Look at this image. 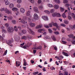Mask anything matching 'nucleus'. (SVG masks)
<instances>
[{
  "mask_svg": "<svg viewBox=\"0 0 75 75\" xmlns=\"http://www.w3.org/2000/svg\"><path fill=\"white\" fill-rule=\"evenodd\" d=\"M5 25L6 27H7L8 33H13L14 31V28H11L9 27V24L8 23H5Z\"/></svg>",
  "mask_w": 75,
  "mask_h": 75,
  "instance_id": "nucleus-1",
  "label": "nucleus"
},
{
  "mask_svg": "<svg viewBox=\"0 0 75 75\" xmlns=\"http://www.w3.org/2000/svg\"><path fill=\"white\" fill-rule=\"evenodd\" d=\"M0 11H5L6 13H7V14H10V13H11V11L8 10L7 8H2L0 9Z\"/></svg>",
  "mask_w": 75,
  "mask_h": 75,
  "instance_id": "nucleus-2",
  "label": "nucleus"
},
{
  "mask_svg": "<svg viewBox=\"0 0 75 75\" xmlns=\"http://www.w3.org/2000/svg\"><path fill=\"white\" fill-rule=\"evenodd\" d=\"M27 30L29 33L30 34H33V35L35 34V33L34 32H33V31H32V30H31V29H30L29 28H27Z\"/></svg>",
  "mask_w": 75,
  "mask_h": 75,
  "instance_id": "nucleus-3",
  "label": "nucleus"
},
{
  "mask_svg": "<svg viewBox=\"0 0 75 75\" xmlns=\"http://www.w3.org/2000/svg\"><path fill=\"white\" fill-rule=\"evenodd\" d=\"M38 15L36 13L34 14L33 15V19L35 20H37L38 18Z\"/></svg>",
  "mask_w": 75,
  "mask_h": 75,
  "instance_id": "nucleus-4",
  "label": "nucleus"
},
{
  "mask_svg": "<svg viewBox=\"0 0 75 75\" xmlns=\"http://www.w3.org/2000/svg\"><path fill=\"white\" fill-rule=\"evenodd\" d=\"M42 18L45 21H47L48 20V18L47 16H43L42 17Z\"/></svg>",
  "mask_w": 75,
  "mask_h": 75,
  "instance_id": "nucleus-5",
  "label": "nucleus"
},
{
  "mask_svg": "<svg viewBox=\"0 0 75 75\" xmlns=\"http://www.w3.org/2000/svg\"><path fill=\"white\" fill-rule=\"evenodd\" d=\"M13 42V39H12L11 40H9L8 42H6V43L8 45H10L11 44L12 42Z\"/></svg>",
  "mask_w": 75,
  "mask_h": 75,
  "instance_id": "nucleus-6",
  "label": "nucleus"
},
{
  "mask_svg": "<svg viewBox=\"0 0 75 75\" xmlns=\"http://www.w3.org/2000/svg\"><path fill=\"white\" fill-rule=\"evenodd\" d=\"M2 37L0 35V41H1V40H4V38H3V37L4 38L5 37V35L3 33L2 35Z\"/></svg>",
  "mask_w": 75,
  "mask_h": 75,
  "instance_id": "nucleus-7",
  "label": "nucleus"
},
{
  "mask_svg": "<svg viewBox=\"0 0 75 75\" xmlns=\"http://www.w3.org/2000/svg\"><path fill=\"white\" fill-rule=\"evenodd\" d=\"M20 11L21 13L24 14L25 12V9H24V8H21L20 9Z\"/></svg>",
  "mask_w": 75,
  "mask_h": 75,
  "instance_id": "nucleus-8",
  "label": "nucleus"
},
{
  "mask_svg": "<svg viewBox=\"0 0 75 75\" xmlns=\"http://www.w3.org/2000/svg\"><path fill=\"white\" fill-rule=\"evenodd\" d=\"M52 24L54 26H56L57 28H58V25L56 23H54V22H52Z\"/></svg>",
  "mask_w": 75,
  "mask_h": 75,
  "instance_id": "nucleus-9",
  "label": "nucleus"
},
{
  "mask_svg": "<svg viewBox=\"0 0 75 75\" xmlns=\"http://www.w3.org/2000/svg\"><path fill=\"white\" fill-rule=\"evenodd\" d=\"M33 10L36 13H38L39 12L38 11V8L37 7H34L33 8Z\"/></svg>",
  "mask_w": 75,
  "mask_h": 75,
  "instance_id": "nucleus-10",
  "label": "nucleus"
},
{
  "mask_svg": "<svg viewBox=\"0 0 75 75\" xmlns=\"http://www.w3.org/2000/svg\"><path fill=\"white\" fill-rule=\"evenodd\" d=\"M45 29H40L38 30V32L39 33H41L42 32V31H43V32H44L45 31Z\"/></svg>",
  "mask_w": 75,
  "mask_h": 75,
  "instance_id": "nucleus-11",
  "label": "nucleus"
},
{
  "mask_svg": "<svg viewBox=\"0 0 75 75\" xmlns=\"http://www.w3.org/2000/svg\"><path fill=\"white\" fill-rule=\"evenodd\" d=\"M20 64L21 63L19 61H16V67H18V66H20Z\"/></svg>",
  "mask_w": 75,
  "mask_h": 75,
  "instance_id": "nucleus-12",
  "label": "nucleus"
},
{
  "mask_svg": "<svg viewBox=\"0 0 75 75\" xmlns=\"http://www.w3.org/2000/svg\"><path fill=\"white\" fill-rule=\"evenodd\" d=\"M24 45V43H23L21 44L20 46L21 47H22V48H23L25 49V48H26V46H24L23 47V46Z\"/></svg>",
  "mask_w": 75,
  "mask_h": 75,
  "instance_id": "nucleus-13",
  "label": "nucleus"
},
{
  "mask_svg": "<svg viewBox=\"0 0 75 75\" xmlns=\"http://www.w3.org/2000/svg\"><path fill=\"white\" fill-rule=\"evenodd\" d=\"M62 54L63 55H64V56H66V57H68V54L66 52H62Z\"/></svg>",
  "mask_w": 75,
  "mask_h": 75,
  "instance_id": "nucleus-14",
  "label": "nucleus"
},
{
  "mask_svg": "<svg viewBox=\"0 0 75 75\" xmlns=\"http://www.w3.org/2000/svg\"><path fill=\"white\" fill-rule=\"evenodd\" d=\"M54 8L55 9H58V8H59V5H55L54 6Z\"/></svg>",
  "mask_w": 75,
  "mask_h": 75,
  "instance_id": "nucleus-15",
  "label": "nucleus"
},
{
  "mask_svg": "<svg viewBox=\"0 0 75 75\" xmlns=\"http://www.w3.org/2000/svg\"><path fill=\"white\" fill-rule=\"evenodd\" d=\"M19 22H21V23H22L23 24H25V20L24 19V18L22 19Z\"/></svg>",
  "mask_w": 75,
  "mask_h": 75,
  "instance_id": "nucleus-16",
  "label": "nucleus"
},
{
  "mask_svg": "<svg viewBox=\"0 0 75 75\" xmlns=\"http://www.w3.org/2000/svg\"><path fill=\"white\" fill-rule=\"evenodd\" d=\"M13 18L11 16H9L7 17V18L8 20H13Z\"/></svg>",
  "mask_w": 75,
  "mask_h": 75,
  "instance_id": "nucleus-17",
  "label": "nucleus"
},
{
  "mask_svg": "<svg viewBox=\"0 0 75 75\" xmlns=\"http://www.w3.org/2000/svg\"><path fill=\"white\" fill-rule=\"evenodd\" d=\"M42 27V25H38L36 27V28H41Z\"/></svg>",
  "mask_w": 75,
  "mask_h": 75,
  "instance_id": "nucleus-18",
  "label": "nucleus"
},
{
  "mask_svg": "<svg viewBox=\"0 0 75 75\" xmlns=\"http://www.w3.org/2000/svg\"><path fill=\"white\" fill-rule=\"evenodd\" d=\"M47 6L48 7H54V5L52 4H47Z\"/></svg>",
  "mask_w": 75,
  "mask_h": 75,
  "instance_id": "nucleus-19",
  "label": "nucleus"
},
{
  "mask_svg": "<svg viewBox=\"0 0 75 75\" xmlns=\"http://www.w3.org/2000/svg\"><path fill=\"white\" fill-rule=\"evenodd\" d=\"M52 47H54V50H55V51H57V50H58V48H57V46H56L55 45H53Z\"/></svg>",
  "mask_w": 75,
  "mask_h": 75,
  "instance_id": "nucleus-20",
  "label": "nucleus"
},
{
  "mask_svg": "<svg viewBox=\"0 0 75 75\" xmlns=\"http://www.w3.org/2000/svg\"><path fill=\"white\" fill-rule=\"evenodd\" d=\"M30 27H34L35 25V24L34 23H31L30 24Z\"/></svg>",
  "mask_w": 75,
  "mask_h": 75,
  "instance_id": "nucleus-21",
  "label": "nucleus"
},
{
  "mask_svg": "<svg viewBox=\"0 0 75 75\" xmlns=\"http://www.w3.org/2000/svg\"><path fill=\"white\" fill-rule=\"evenodd\" d=\"M27 39L28 40H30V39H31L32 38V37L30 35H27Z\"/></svg>",
  "mask_w": 75,
  "mask_h": 75,
  "instance_id": "nucleus-22",
  "label": "nucleus"
},
{
  "mask_svg": "<svg viewBox=\"0 0 75 75\" xmlns=\"http://www.w3.org/2000/svg\"><path fill=\"white\" fill-rule=\"evenodd\" d=\"M54 1L55 2H56V3H57L58 4H60V1H59V0H54Z\"/></svg>",
  "mask_w": 75,
  "mask_h": 75,
  "instance_id": "nucleus-23",
  "label": "nucleus"
},
{
  "mask_svg": "<svg viewBox=\"0 0 75 75\" xmlns=\"http://www.w3.org/2000/svg\"><path fill=\"white\" fill-rule=\"evenodd\" d=\"M11 21L13 24H16L17 23V22L15 20H12Z\"/></svg>",
  "mask_w": 75,
  "mask_h": 75,
  "instance_id": "nucleus-24",
  "label": "nucleus"
},
{
  "mask_svg": "<svg viewBox=\"0 0 75 75\" xmlns=\"http://www.w3.org/2000/svg\"><path fill=\"white\" fill-rule=\"evenodd\" d=\"M22 39L23 40L24 39V40H27V36H23L22 37Z\"/></svg>",
  "mask_w": 75,
  "mask_h": 75,
  "instance_id": "nucleus-25",
  "label": "nucleus"
},
{
  "mask_svg": "<svg viewBox=\"0 0 75 75\" xmlns=\"http://www.w3.org/2000/svg\"><path fill=\"white\" fill-rule=\"evenodd\" d=\"M13 7H14V5L12 3H11L9 4L10 8H13Z\"/></svg>",
  "mask_w": 75,
  "mask_h": 75,
  "instance_id": "nucleus-26",
  "label": "nucleus"
},
{
  "mask_svg": "<svg viewBox=\"0 0 75 75\" xmlns=\"http://www.w3.org/2000/svg\"><path fill=\"white\" fill-rule=\"evenodd\" d=\"M60 9L61 12H63V11H65V9H64V8L62 7H61L60 8Z\"/></svg>",
  "mask_w": 75,
  "mask_h": 75,
  "instance_id": "nucleus-27",
  "label": "nucleus"
},
{
  "mask_svg": "<svg viewBox=\"0 0 75 75\" xmlns=\"http://www.w3.org/2000/svg\"><path fill=\"white\" fill-rule=\"evenodd\" d=\"M31 13L30 12V11H28L27 12V13H26V16H28L30 15V14Z\"/></svg>",
  "mask_w": 75,
  "mask_h": 75,
  "instance_id": "nucleus-28",
  "label": "nucleus"
},
{
  "mask_svg": "<svg viewBox=\"0 0 75 75\" xmlns=\"http://www.w3.org/2000/svg\"><path fill=\"white\" fill-rule=\"evenodd\" d=\"M51 38H52L53 40H54V41H55L56 40V38H55V37H54V35H52L51 36Z\"/></svg>",
  "mask_w": 75,
  "mask_h": 75,
  "instance_id": "nucleus-29",
  "label": "nucleus"
},
{
  "mask_svg": "<svg viewBox=\"0 0 75 75\" xmlns=\"http://www.w3.org/2000/svg\"><path fill=\"white\" fill-rule=\"evenodd\" d=\"M63 3L64 4H66V3H68V1L67 0H64L63 1Z\"/></svg>",
  "mask_w": 75,
  "mask_h": 75,
  "instance_id": "nucleus-30",
  "label": "nucleus"
},
{
  "mask_svg": "<svg viewBox=\"0 0 75 75\" xmlns=\"http://www.w3.org/2000/svg\"><path fill=\"white\" fill-rule=\"evenodd\" d=\"M17 2L18 4H20L22 2V0H17Z\"/></svg>",
  "mask_w": 75,
  "mask_h": 75,
  "instance_id": "nucleus-31",
  "label": "nucleus"
},
{
  "mask_svg": "<svg viewBox=\"0 0 75 75\" xmlns=\"http://www.w3.org/2000/svg\"><path fill=\"white\" fill-rule=\"evenodd\" d=\"M68 36H69V38H73L74 35H72V34H70L69 35H68Z\"/></svg>",
  "mask_w": 75,
  "mask_h": 75,
  "instance_id": "nucleus-32",
  "label": "nucleus"
},
{
  "mask_svg": "<svg viewBox=\"0 0 75 75\" xmlns=\"http://www.w3.org/2000/svg\"><path fill=\"white\" fill-rule=\"evenodd\" d=\"M44 12L45 13H47V14H49L50 13V11L47 10H45L44 11Z\"/></svg>",
  "mask_w": 75,
  "mask_h": 75,
  "instance_id": "nucleus-33",
  "label": "nucleus"
},
{
  "mask_svg": "<svg viewBox=\"0 0 75 75\" xmlns=\"http://www.w3.org/2000/svg\"><path fill=\"white\" fill-rule=\"evenodd\" d=\"M12 10L13 11H17L18 10V9L16 8H14L12 9Z\"/></svg>",
  "mask_w": 75,
  "mask_h": 75,
  "instance_id": "nucleus-34",
  "label": "nucleus"
},
{
  "mask_svg": "<svg viewBox=\"0 0 75 75\" xmlns=\"http://www.w3.org/2000/svg\"><path fill=\"white\" fill-rule=\"evenodd\" d=\"M48 31L49 33H52V29H48Z\"/></svg>",
  "mask_w": 75,
  "mask_h": 75,
  "instance_id": "nucleus-35",
  "label": "nucleus"
},
{
  "mask_svg": "<svg viewBox=\"0 0 75 75\" xmlns=\"http://www.w3.org/2000/svg\"><path fill=\"white\" fill-rule=\"evenodd\" d=\"M62 16L63 18H66L67 16H66V15L65 14V13H64L62 15Z\"/></svg>",
  "mask_w": 75,
  "mask_h": 75,
  "instance_id": "nucleus-36",
  "label": "nucleus"
},
{
  "mask_svg": "<svg viewBox=\"0 0 75 75\" xmlns=\"http://www.w3.org/2000/svg\"><path fill=\"white\" fill-rule=\"evenodd\" d=\"M57 13H54L52 14V16L53 17H55V16H57Z\"/></svg>",
  "mask_w": 75,
  "mask_h": 75,
  "instance_id": "nucleus-37",
  "label": "nucleus"
},
{
  "mask_svg": "<svg viewBox=\"0 0 75 75\" xmlns=\"http://www.w3.org/2000/svg\"><path fill=\"white\" fill-rule=\"evenodd\" d=\"M16 6L18 8H20L21 7V6L19 4H18Z\"/></svg>",
  "mask_w": 75,
  "mask_h": 75,
  "instance_id": "nucleus-38",
  "label": "nucleus"
},
{
  "mask_svg": "<svg viewBox=\"0 0 75 75\" xmlns=\"http://www.w3.org/2000/svg\"><path fill=\"white\" fill-rule=\"evenodd\" d=\"M9 1H6L5 2V4L7 5H9Z\"/></svg>",
  "mask_w": 75,
  "mask_h": 75,
  "instance_id": "nucleus-39",
  "label": "nucleus"
},
{
  "mask_svg": "<svg viewBox=\"0 0 75 75\" xmlns=\"http://www.w3.org/2000/svg\"><path fill=\"white\" fill-rule=\"evenodd\" d=\"M70 6V5H69V4H67L65 5V7H68Z\"/></svg>",
  "mask_w": 75,
  "mask_h": 75,
  "instance_id": "nucleus-40",
  "label": "nucleus"
},
{
  "mask_svg": "<svg viewBox=\"0 0 75 75\" xmlns=\"http://www.w3.org/2000/svg\"><path fill=\"white\" fill-rule=\"evenodd\" d=\"M14 28L15 31H17L18 30L17 29V26H14Z\"/></svg>",
  "mask_w": 75,
  "mask_h": 75,
  "instance_id": "nucleus-41",
  "label": "nucleus"
},
{
  "mask_svg": "<svg viewBox=\"0 0 75 75\" xmlns=\"http://www.w3.org/2000/svg\"><path fill=\"white\" fill-rule=\"evenodd\" d=\"M39 8L41 10L42 8H43V6L42 5H40L39 6Z\"/></svg>",
  "mask_w": 75,
  "mask_h": 75,
  "instance_id": "nucleus-42",
  "label": "nucleus"
},
{
  "mask_svg": "<svg viewBox=\"0 0 75 75\" xmlns=\"http://www.w3.org/2000/svg\"><path fill=\"white\" fill-rule=\"evenodd\" d=\"M54 33L56 35H58V34H59V32L58 31H55L54 32Z\"/></svg>",
  "mask_w": 75,
  "mask_h": 75,
  "instance_id": "nucleus-43",
  "label": "nucleus"
},
{
  "mask_svg": "<svg viewBox=\"0 0 75 75\" xmlns=\"http://www.w3.org/2000/svg\"><path fill=\"white\" fill-rule=\"evenodd\" d=\"M22 32L23 33V34H25L26 33V30H22Z\"/></svg>",
  "mask_w": 75,
  "mask_h": 75,
  "instance_id": "nucleus-44",
  "label": "nucleus"
},
{
  "mask_svg": "<svg viewBox=\"0 0 75 75\" xmlns=\"http://www.w3.org/2000/svg\"><path fill=\"white\" fill-rule=\"evenodd\" d=\"M2 33H7L6 30L4 29H2Z\"/></svg>",
  "mask_w": 75,
  "mask_h": 75,
  "instance_id": "nucleus-45",
  "label": "nucleus"
},
{
  "mask_svg": "<svg viewBox=\"0 0 75 75\" xmlns=\"http://www.w3.org/2000/svg\"><path fill=\"white\" fill-rule=\"evenodd\" d=\"M54 12V9H51L50 11V13H53Z\"/></svg>",
  "mask_w": 75,
  "mask_h": 75,
  "instance_id": "nucleus-46",
  "label": "nucleus"
},
{
  "mask_svg": "<svg viewBox=\"0 0 75 75\" xmlns=\"http://www.w3.org/2000/svg\"><path fill=\"white\" fill-rule=\"evenodd\" d=\"M41 46H40L37 47V50H41Z\"/></svg>",
  "mask_w": 75,
  "mask_h": 75,
  "instance_id": "nucleus-47",
  "label": "nucleus"
},
{
  "mask_svg": "<svg viewBox=\"0 0 75 75\" xmlns=\"http://www.w3.org/2000/svg\"><path fill=\"white\" fill-rule=\"evenodd\" d=\"M64 23L65 24H68V21L67 20H65L64 21Z\"/></svg>",
  "mask_w": 75,
  "mask_h": 75,
  "instance_id": "nucleus-48",
  "label": "nucleus"
},
{
  "mask_svg": "<svg viewBox=\"0 0 75 75\" xmlns=\"http://www.w3.org/2000/svg\"><path fill=\"white\" fill-rule=\"evenodd\" d=\"M29 1H30L31 3H34V0H29Z\"/></svg>",
  "mask_w": 75,
  "mask_h": 75,
  "instance_id": "nucleus-49",
  "label": "nucleus"
},
{
  "mask_svg": "<svg viewBox=\"0 0 75 75\" xmlns=\"http://www.w3.org/2000/svg\"><path fill=\"white\" fill-rule=\"evenodd\" d=\"M42 2V1L41 0H38V4H40Z\"/></svg>",
  "mask_w": 75,
  "mask_h": 75,
  "instance_id": "nucleus-50",
  "label": "nucleus"
},
{
  "mask_svg": "<svg viewBox=\"0 0 75 75\" xmlns=\"http://www.w3.org/2000/svg\"><path fill=\"white\" fill-rule=\"evenodd\" d=\"M68 18L69 20H71L72 18L70 16H68Z\"/></svg>",
  "mask_w": 75,
  "mask_h": 75,
  "instance_id": "nucleus-51",
  "label": "nucleus"
},
{
  "mask_svg": "<svg viewBox=\"0 0 75 75\" xmlns=\"http://www.w3.org/2000/svg\"><path fill=\"white\" fill-rule=\"evenodd\" d=\"M71 42L73 44L75 45V40H73L71 41Z\"/></svg>",
  "mask_w": 75,
  "mask_h": 75,
  "instance_id": "nucleus-52",
  "label": "nucleus"
},
{
  "mask_svg": "<svg viewBox=\"0 0 75 75\" xmlns=\"http://www.w3.org/2000/svg\"><path fill=\"white\" fill-rule=\"evenodd\" d=\"M57 16H58V17H61V15L59 13H57Z\"/></svg>",
  "mask_w": 75,
  "mask_h": 75,
  "instance_id": "nucleus-53",
  "label": "nucleus"
},
{
  "mask_svg": "<svg viewBox=\"0 0 75 75\" xmlns=\"http://www.w3.org/2000/svg\"><path fill=\"white\" fill-rule=\"evenodd\" d=\"M62 43L64 44H65L67 43V42L66 41H62Z\"/></svg>",
  "mask_w": 75,
  "mask_h": 75,
  "instance_id": "nucleus-54",
  "label": "nucleus"
},
{
  "mask_svg": "<svg viewBox=\"0 0 75 75\" xmlns=\"http://www.w3.org/2000/svg\"><path fill=\"white\" fill-rule=\"evenodd\" d=\"M61 26H63V27H65L66 26V25L62 23L61 24Z\"/></svg>",
  "mask_w": 75,
  "mask_h": 75,
  "instance_id": "nucleus-55",
  "label": "nucleus"
},
{
  "mask_svg": "<svg viewBox=\"0 0 75 75\" xmlns=\"http://www.w3.org/2000/svg\"><path fill=\"white\" fill-rule=\"evenodd\" d=\"M45 27L47 28H50V26L47 25H45Z\"/></svg>",
  "mask_w": 75,
  "mask_h": 75,
  "instance_id": "nucleus-56",
  "label": "nucleus"
},
{
  "mask_svg": "<svg viewBox=\"0 0 75 75\" xmlns=\"http://www.w3.org/2000/svg\"><path fill=\"white\" fill-rule=\"evenodd\" d=\"M50 69L51 70H55V68H54V67H52V68H50Z\"/></svg>",
  "mask_w": 75,
  "mask_h": 75,
  "instance_id": "nucleus-57",
  "label": "nucleus"
},
{
  "mask_svg": "<svg viewBox=\"0 0 75 75\" xmlns=\"http://www.w3.org/2000/svg\"><path fill=\"white\" fill-rule=\"evenodd\" d=\"M7 50H6L4 55H6V54H7Z\"/></svg>",
  "mask_w": 75,
  "mask_h": 75,
  "instance_id": "nucleus-58",
  "label": "nucleus"
},
{
  "mask_svg": "<svg viewBox=\"0 0 75 75\" xmlns=\"http://www.w3.org/2000/svg\"><path fill=\"white\" fill-rule=\"evenodd\" d=\"M69 27H70V28H71V29H73V25H69Z\"/></svg>",
  "mask_w": 75,
  "mask_h": 75,
  "instance_id": "nucleus-59",
  "label": "nucleus"
},
{
  "mask_svg": "<svg viewBox=\"0 0 75 75\" xmlns=\"http://www.w3.org/2000/svg\"><path fill=\"white\" fill-rule=\"evenodd\" d=\"M38 74V72H37L33 73V75H36L37 74Z\"/></svg>",
  "mask_w": 75,
  "mask_h": 75,
  "instance_id": "nucleus-60",
  "label": "nucleus"
},
{
  "mask_svg": "<svg viewBox=\"0 0 75 75\" xmlns=\"http://www.w3.org/2000/svg\"><path fill=\"white\" fill-rule=\"evenodd\" d=\"M16 15L17 16H18V15H19V12H17L16 13Z\"/></svg>",
  "mask_w": 75,
  "mask_h": 75,
  "instance_id": "nucleus-61",
  "label": "nucleus"
},
{
  "mask_svg": "<svg viewBox=\"0 0 75 75\" xmlns=\"http://www.w3.org/2000/svg\"><path fill=\"white\" fill-rule=\"evenodd\" d=\"M49 25L50 27H52V24H51V23H50L49 24Z\"/></svg>",
  "mask_w": 75,
  "mask_h": 75,
  "instance_id": "nucleus-62",
  "label": "nucleus"
},
{
  "mask_svg": "<svg viewBox=\"0 0 75 75\" xmlns=\"http://www.w3.org/2000/svg\"><path fill=\"white\" fill-rule=\"evenodd\" d=\"M64 75H68V73L67 72H65L64 74Z\"/></svg>",
  "mask_w": 75,
  "mask_h": 75,
  "instance_id": "nucleus-63",
  "label": "nucleus"
},
{
  "mask_svg": "<svg viewBox=\"0 0 75 75\" xmlns=\"http://www.w3.org/2000/svg\"><path fill=\"white\" fill-rule=\"evenodd\" d=\"M28 21H31V18H29L28 19Z\"/></svg>",
  "mask_w": 75,
  "mask_h": 75,
  "instance_id": "nucleus-64",
  "label": "nucleus"
}]
</instances>
